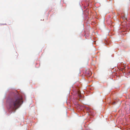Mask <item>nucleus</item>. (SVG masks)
<instances>
[{
  "label": "nucleus",
  "mask_w": 130,
  "mask_h": 130,
  "mask_svg": "<svg viewBox=\"0 0 130 130\" xmlns=\"http://www.w3.org/2000/svg\"><path fill=\"white\" fill-rule=\"evenodd\" d=\"M22 99V96L15 91L14 96L8 98L7 101L10 110L12 111L15 110L23 103Z\"/></svg>",
  "instance_id": "nucleus-1"
},
{
  "label": "nucleus",
  "mask_w": 130,
  "mask_h": 130,
  "mask_svg": "<svg viewBox=\"0 0 130 130\" xmlns=\"http://www.w3.org/2000/svg\"><path fill=\"white\" fill-rule=\"evenodd\" d=\"M86 74L88 76H90L91 75V72L89 71V70L87 71L86 72Z\"/></svg>",
  "instance_id": "nucleus-2"
},
{
  "label": "nucleus",
  "mask_w": 130,
  "mask_h": 130,
  "mask_svg": "<svg viewBox=\"0 0 130 130\" xmlns=\"http://www.w3.org/2000/svg\"><path fill=\"white\" fill-rule=\"evenodd\" d=\"M123 20H125V19H126V18L125 17H124L123 18Z\"/></svg>",
  "instance_id": "nucleus-3"
},
{
  "label": "nucleus",
  "mask_w": 130,
  "mask_h": 130,
  "mask_svg": "<svg viewBox=\"0 0 130 130\" xmlns=\"http://www.w3.org/2000/svg\"><path fill=\"white\" fill-rule=\"evenodd\" d=\"M124 69V68H123V69H121L120 70L121 71H122L123 72V69Z\"/></svg>",
  "instance_id": "nucleus-4"
},
{
  "label": "nucleus",
  "mask_w": 130,
  "mask_h": 130,
  "mask_svg": "<svg viewBox=\"0 0 130 130\" xmlns=\"http://www.w3.org/2000/svg\"><path fill=\"white\" fill-rule=\"evenodd\" d=\"M115 103H116V102H113V103L112 104H115Z\"/></svg>",
  "instance_id": "nucleus-5"
},
{
  "label": "nucleus",
  "mask_w": 130,
  "mask_h": 130,
  "mask_svg": "<svg viewBox=\"0 0 130 130\" xmlns=\"http://www.w3.org/2000/svg\"><path fill=\"white\" fill-rule=\"evenodd\" d=\"M79 94V92H78Z\"/></svg>",
  "instance_id": "nucleus-6"
}]
</instances>
